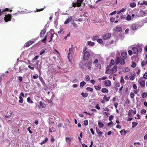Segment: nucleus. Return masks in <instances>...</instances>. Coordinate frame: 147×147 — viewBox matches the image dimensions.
Wrapping results in <instances>:
<instances>
[{
  "instance_id": "0eeeda50",
  "label": "nucleus",
  "mask_w": 147,
  "mask_h": 147,
  "mask_svg": "<svg viewBox=\"0 0 147 147\" xmlns=\"http://www.w3.org/2000/svg\"><path fill=\"white\" fill-rule=\"evenodd\" d=\"M84 65L88 68L89 70L91 69V66L92 65V62L91 61H87L84 64Z\"/></svg>"
},
{
  "instance_id": "864d4df0",
  "label": "nucleus",
  "mask_w": 147,
  "mask_h": 147,
  "mask_svg": "<svg viewBox=\"0 0 147 147\" xmlns=\"http://www.w3.org/2000/svg\"><path fill=\"white\" fill-rule=\"evenodd\" d=\"M38 57L39 56L37 55L35 56L32 59V62L34 63V60L37 59L38 58Z\"/></svg>"
},
{
  "instance_id": "bb28decb",
  "label": "nucleus",
  "mask_w": 147,
  "mask_h": 147,
  "mask_svg": "<svg viewBox=\"0 0 147 147\" xmlns=\"http://www.w3.org/2000/svg\"><path fill=\"white\" fill-rule=\"evenodd\" d=\"M90 2V0H85L84 3H83V6H84L85 4H89V3Z\"/></svg>"
},
{
  "instance_id": "ea45409f",
  "label": "nucleus",
  "mask_w": 147,
  "mask_h": 147,
  "mask_svg": "<svg viewBox=\"0 0 147 147\" xmlns=\"http://www.w3.org/2000/svg\"><path fill=\"white\" fill-rule=\"evenodd\" d=\"M136 66V63L133 61L132 62L131 66L133 68H135Z\"/></svg>"
},
{
  "instance_id": "6ab92c4d",
  "label": "nucleus",
  "mask_w": 147,
  "mask_h": 147,
  "mask_svg": "<svg viewBox=\"0 0 147 147\" xmlns=\"http://www.w3.org/2000/svg\"><path fill=\"white\" fill-rule=\"evenodd\" d=\"M72 20V17H71L70 18H68L66 20V21L64 22V24H68L70 21H71Z\"/></svg>"
},
{
  "instance_id": "b1692460",
  "label": "nucleus",
  "mask_w": 147,
  "mask_h": 147,
  "mask_svg": "<svg viewBox=\"0 0 147 147\" xmlns=\"http://www.w3.org/2000/svg\"><path fill=\"white\" fill-rule=\"evenodd\" d=\"M121 134L122 135L124 136L126 134V131L124 129H122L120 131Z\"/></svg>"
},
{
  "instance_id": "e2e57ef3",
  "label": "nucleus",
  "mask_w": 147,
  "mask_h": 147,
  "mask_svg": "<svg viewBox=\"0 0 147 147\" xmlns=\"http://www.w3.org/2000/svg\"><path fill=\"white\" fill-rule=\"evenodd\" d=\"M146 112V111L145 109H143L141 110L140 113L142 114L145 113Z\"/></svg>"
},
{
  "instance_id": "6e6d98bb",
  "label": "nucleus",
  "mask_w": 147,
  "mask_h": 147,
  "mask_svg": "<svg viewBox=\"0 0 147 147\" xmlns=\"http://www.w3.org/2000/svg\"><path fill=\"white\" fill-rule=\"evenodd\" d=\"M45 8V7H44L43 8H41V9H37L36 10V11L39 12L43 11L44 9Z\"/></svg>"
},
{
  "instance_id": "58836bf2",
  "label": "nucleus",
  "mask_w": 147,
  "mask_h": 147,
  "mask_svg": "<svg viewBox=\"0 0 147 147\" xmlns=\"http://www.w3.org/2000/svg\"><path fill=\"white\" fill-rule=\"evenodd\" d=\"M136 6V4L134 2L131 3L130 4V7H134Z\"/></svg>"
},
{
  "instance_id": "4be33fe9",
  "label": "nucleus",
  "mask_w": 147,
  "mask_h": 147,
  "mask_svg": "<svg viewBox=\"0 0 147 147\" xmlns=\"http://www.w3.org/2000/svg\"><path fill=\"white\" fill-rule=\"evenodd\" d=\"M39 105L40 107L45 108L46 107L45 104L44 103L42 102V101H40L39 102Z\"/></svg>"
},
{
  "instance_id": "a878e982",
  "label": "nucleus",
  "mask_w": 147,
  "mask_h": 147,
  "mask_svg": "<svg viewBox=\"0 0 147 147\" xmlns=\"http://www.w3.org/2000/svg\"><path fill=\"white\" fill-rule=\"evenodd\" d=\"M110 98V96L107 97L106 95H105L103 97V99L104 100L107 101L109 100Z\"/></svg>"
},
{
  "instance_id": "7ed1b4c3",
  "label": "nucleus",
  "mask_w": 147,
  "mask_h": 147,
  "mask_svg": "<svg viewBox=\"0 0 147 147\" xmlns=\"http://www.w3.org/2000/svg\"><path fill=\"white\" fill-rule=\"evenodd\" d=\"M115 61L117 65L120 63L121 65H124L125 63V61L124 59L119 57H117L115 59Z\"/></svg>"
},
{
  "instance_id": "f03ea898",
  "label": "nucleus",
  "mask_w": 147,
  "mask_h": 147,
  "mask_svg": "<svg viewBox=\"0 0 147 147\" xmlns=\"http://www.w3.org/2000/svg\"><path fill=\"white\" fill-rule=\"evenodd\" d=\"M132 49L134 54H137L138 53H140L142 51V47L139 45H137L136 47H133Z\"/></svg>"
},
{
  "instance_id": "0e129e2a",
  "label": "nucleus",
  "mask_w": 147,
  "mask_h": 147,
  "mask_svg": "<svg viewBox=\"0 0 147 147\" xmlns=\"http://www.w3.org/2000/svg\"><path fill=\"white\" fill-rule=\"evenodd\" d=\"M144 79H147V73H145L143 75V78Z\"/></svg>"
},
{
  "instance_id": "680f3d73",
  "label": "nucleus",
  "mask_w": 147,
  "mask_h": 147,
  "mask_svg": "<svg viewBox=\"0 0 147 147\" xmlns=\"http://www.w3.org/2000/svg\"><path fill=\"white\" fill-rule=\"evenodd\" d=\"M120 86L119 83L118 82H116L115 84V86L119 87Z\"/></svg>"
},
{
  "instance_id": "f3484780",
  "label": "nucleus",
  "mask_w": 147,
  "mask_h": 147,
  "mask_svg": "<svg viewBox=\"0 0 147 147\" xmlns=\"http://www.w3.org/2000/svg\"><path fill=\"white\" fill-rule=\"evenodd\" d=\"M105 85L107 86H110L111 84V81L109 80H106L104 81Z\"/></svg>"
},
{
  "instance_id": "f704fd0d",
  "label": "nucleus",
  "mask_w": 147,
  "mask_h": 147,
  "mask_svg": "<svg viewBox=\"0 0 147 147\" xmlns=\"http://www.w3.org/2000/svg\"><path fill=\"white\" fill-rule=\"evenodd\" d=\"M81 95L84 97H86L88 95V94L87 93H84V92H82L81 94Z\"/></svg>"
},
{
  "instance_id": "a19ab883",
  "label": "nucleus",
  "mask_w": 147,
  "mask_h": 147,
  "mask_svg": "<svg viewBox=\"0 0 147 147\" xmlns=\"http://www.w3.org/2000/svg\"><path fill=\"white\" fill-rule=\"evenodd\" d=\"M66 141L69 144H70L71 140L70 138L69 137L66 138Z\"/></svg>"
},
{
  "instance_id": "49530a36",
  "label": "nucleus",
  "mask_w": 147,
  "mask_h": 147,
  "mask_svg": "<svg viewBox=\"0 0 147 147\" xmlns=\"http://www.w3.org/2000/svg\"><path fill=\"white\" fill-rule=\"evenodd\" d=\"M135 96V94L133 92H131L130 94V96L131 98H133Z\"/></svg>"
},
{
  "instance_id": "f8f14e48",
  "label": "nucleus",
  "mask_w": 147,
  "mask_h": 147,
  "mask_svg": "<svg viewBox=\"0 0 147 147\" xmlns=\"http://www.w3.org/2000/svg\"><path fill=\"white\" fill-rule=\"evenodd\" d=\"M117 65H115L110 70V73L113 74L115 73L117 71Z\"/></svg>"
},
{
  "instance_id": "338daca9",
  "label": "nucleus",
  "mask_w": 147,
  "mask_h": 147,
  "mask_svg": "<svg viewBox=\"0 0 147 147\" xmlns=\"http://www.w3.org/2000/svg\"><path fill=\"white\" fill-rule=\"evenodd\" d=\"M45 52V50L44 49L41 50L40 51V55H42Z\"/></svg>"
},
{
  "instance_id": "09e8293b",
  "label": "nucleus",
  "mask_w": 147,
  "mask_h": 147,
  "mask_svg": "<svg viewBox=\"0 0 147 147\" xmlns=\"http://www.w3.org/2000/svg\"><path fill=\"white\" fill-rule=\"evenodd\" d=\"M115 63V61L113 59H112L109 65L112 66Z\"/></svg>"
},
{
  "instance_id": "393cba45",
  "label": "nucleus",
  "mask_w": 147,
  "mask_h": 147,
  "mask_svg": "<svg viewBox=\"0 0 147 147\" xmlns=\"http://www.w3.org/2000/svg\"><path fill=\"white\" fill-rule=\"evenodd\" d=\"M96 131L97 133L100 136H102V132L100 131L99 129H96Z\"/></svg>"
},
{
  "instance_id": "72a5a7b5",
  "label": "nucleus",
  "mask_w": 147,
  "mask_h": 147,
  "mask_svg": "<svg viewBox=\"0 0 147 147\" xmlns=\"http://www.w3.org/2000/svg\"><path fill=\"white\" fill-rule=\"evenodd\" d=\"M27 101L30 103H32L33 102V101L31 99L30 97H28L27 98Z\"/></svg>"
},
{
  "instance_id": "c85d7f7f",
  "label": "nucleus",
  "mask_w": 147,
  "mask_h": 147,
  "mask_svg": "<svg viewBox=\"0 0 147 147\" xmlns=\"http://www.w3.org/2000/svg\"><path fill=\"white\" fill-rule=\"evenodd\" d=\"M88 44L89 46H93L94 45V43L93 42H92L90 41H88Z\"/></svg>"
},
{
  "instance_id": "37998d69",
  "label": "nucleus",
  "mask_w": 147,
  "mask_h": 147,
  "mask_svg": "<svg viewBox=\"0 0 147 147\" xmlns=\"http://www.w3.org/2000/svg\"><path fill=\"white\" fill-rule=\"evenodd\" d=\"M98 38L99 37L98 36H94L92 37V39L93 41H95L96 40H97Z\"/></svg>"
},
{
  "instance_id": "9b49d317",
  "label": "nucleus",
  "mask_w": 147,
  "mask_h": 147,
  "mask_svg": "<svg viewBox=\"0 0 147 147\" xmlns=\"http://www.w3.org/2000/svg\"><path fill=\"white\" fill-rule=\"evenodd\" d=\"M34 42V41L33 40H30L28 41V42L26 43L24 46V47H28L31 45Z\"/></svg>"
},
{
  "instance_id": "2eb2a0df",
  "label": "nucleus",
  "mask_w": 147,
  "mask_h": 147,
  "mask_svg": "<svg viewBox=\"0 0 147 147\" xmlns=\"http://www.w3.org/2000/svg\"><path fill=\"white\" fill-rule=\"evenodd\" d=\"M111 65H108L106 68V71L105 73L106 74H110V69L111 68Z\"/></svg>"
},
{
  "instance_id": "69168bd1",
  "label": "nucleus",
  "mask_w": 147,
  "mask_h": 147,
  "mask_svg": "<svg viewBox=\"0 0 147 147\" xmlns=\"http://www.w3.org/2000/svg\"><path fill=\"white\" fill-rule=\"evenodd\" d=\"M128 53L130 55H131L132 54L133 52L132 51L129 50L128 51Z\"/></svg>"
},
{
  "instance_id": "a18cd8bd",
  "label": "nucleus",
  "mask_w": 147,
  "mask_h": 147,
  "mask_svg": "<svg viewBox=\"0 0 147 147\" xmlns=\"http://www.w3.org/2000/svg\"><path fill=\"white\" fill-rule=\"evenodd\" d=\"M7 74H3L1 76V80L3 79L4 77H6L7 76Z\"/></svg>"
},
{
  "instance_id": "3c124183",
  "label": "nucleus",
  "mask_w": 147,
  "mask_h": 147,
  "mask_svg": "<svg viewBox=\"0 0 147 147\" xmlns=\"http://www.w3.org/2000/svg\"><path fill=\"white\" fill-rule=\"evenodd\" d=\"M97 41L100 44H102L103 43V41L101 39H98L97 40Z\"/></svg>"
},
{
  "instance_id": "de8ad7c7",
  "label": "nucleus",
  "mask_w": 147,
  "mask_h": 147,
  "mask_svg": "<svg viewBox=\"0 0 147 147\" xmlns=\"http://www.w3.org/2000/svg\"><path fill=\"white\" fill-rule=\"evenodd\" d=\"M86 90H87L90 91L92 92L93 91V89L92 88L90 87H87L86 88Z\"/></svg>"
},
{
  "instance_id": "1a4fd4ad",
  "label": "nucleus",
  "mask_w": 147,
  "mask_h": 147,
  "mask_svg": "<svg viewBox=\"0 0 147 147\" xmlns=\"http://www.w3.org/2000/svg\"><path fill=\"white\" fill-rule=\"evenodd\" d=\"M111 36V34L110 33H107L102 36V38L104 40H106L109 39Z\"/></svg>"
},
{
  "instance_id": "aec40b11",
  "label": "nucleus",
  "mask_w": 147,
  "mask_h": 147,
  "mask_svg": "<svg viewBox=\"0 0 147 147\" xmlns=\"http://www.w3.org/2000/svg\"><path fill=\"white\" fill-rule=\"evenodd\" d=\"M100 120L98 121V127L99 128H102L104 127V125L102 123L100 122Z\"/></svg>"
},
{
  "instance_id": "a211bd4d",
  "label": "nucleus",
  "mask_w": 147,
  "mask_h": 147,
  "mask_svg": "<svg viewBox=\"0 0 147 147\" xmlns=\"http://www.w3.org/2000/svg\"><path fill=\"white\" fill-rule=\"evenodd\" d=\"M136 113V110L134 111L132 109H131L129 110V111L128 113V115L130 116L131 117L132 115L131 113H133L134 114H135Z\"/></svg>"
},
{
  "instance_id": "052dcab7",
  "label": "nucleus",
  "mask_w": 147,
  "mask_h": 147,
  "mask_svg": "<svg viewBox=\"0 0 147 147\" xmlns=\"http://www.w3.org/2000/svg\"><path fill=\"white\" fill-rule=\"evenodd\" d=\"M114 117V116L113 115H110L109 118V121H111L113 119Z\"/></svg>"
},
{
  "instance_id": "6e6552de",
  "label": "nucleus",
  "mask_w": 147,
  "mask_h": 147,
  "mask_svg": "<svg viewBox=\"0 0 147 147\" xmlns=\"http://www.w3.org/2000/svg\"><path fill=\"white\" fill-rule=\"evenodd\" d=\"M11 17V14H8L5 15V17L4 18V20L6 22H7L10 21Z\"/></svg>"
},
{
  "instance_id": "412c9836",
  "label": "nucleus",
  "mask_w": 147,
  "mask_h": 147,
  "mask_svg": "<svg viewBox=\"0 0 147 147\" xmlns=\"http://www.w3.org/2000/svg\"><path fill=\"white\" fill-rule=\"evenodd\" d=\"M51 32L50 33L51 34V40L49 41V42L52 41L53 39V38L54 37V34H55V32H54L53 30H51Z\"/></svg>"
},
{
  "instance_id": "774afa93",
  "label": "nucleus",
  "mask_w": 147,
  "mask_h": 147,
  "mask_svg": "<svg viewBox=\"0 0 147 147\" xmlns=\"http://www.w3.org/2000/svg\"><path fill=\"white\" fill-rule=\"evenodd\" d=\"M95 108L98 110H99L100 109V107L99 106L98 104H97L95 106Z\"/></svg>"
},
{
  "instance_id": "4c0bfd02",
  "label": "nucleus",
  "mask_w": 147,
  "mask_h": 147,
  "mask_svg": "<svg viewBox=\"0 0 147 147\" xmlns=\"http://www.w3.org/2000/svg\"><path fill=\"white\" fill-rule=\"evenodd\" d=\"M48 140V138H46L45 140H43V141L40 143V144L42 145L44 144H45L47 141Z\"/></svg>"
},
{
  "instance_id": "c03bdc74",
  "label": "nucleus",
  "mask_w": 147,
  "mask_h": 147,
  "mask_svg": "<svg viewBox=\"0 0 147 147\" xmlns=\"http://www.w3.org/2000/svg\"><path fill=\"white\" fill-rule=\"evenodd\" d=\"M131 19V16L129 15H128L126 18V20L127 21H130Z\"/></svg>"
},
{
  "instance_id": "7c9ffc66",
  "label": "nucleus",
  "mask_w": 147,
  "mask_h": 147,
  "mask_svg": "<svg viewBox=\"0 0 147 147\" xmlns=\"http://www.w3.org/2000/svg\"><path fill=\"white\" fill-rule=\"evenodd\" d=\"M136 74L135 73H134L132 76L129 77V78L131 80H134L136 76Z\"/></svg>"
},
{
  "instance_id": "603ef678",
  "label": "nucleus",
  "mask_w": 147,
  "mask_h": 147,
  "mask_svg": "<svg viewBox=\"0 0 147 147\" xmlns=\"http://www.w3.org/2000/svg\"><path fill=\"white\" fill-rule=\"evenodd\" d=\"M84 125L86 126L88 124V121L87 120H85L84 121Z\"/></svg>"
},
{
  "instance_id": "473e14b6",
  "label": "nucleus",
  "mask_w": 147,
  "mask_h": 147,
  "mask_svg": "<svg viewBox=\"0 0 147 147\" xmlns=\"http://www.w3.org/2000/svg\"><path fill=\"white\" fill-rule=\"evenodd\" d=\"M86 84V83L84 81H83L82 82H81L80 83V88L83 87Z\"/></svg>"
},
{
  "instance_id": "ddd939ff",
  "label": "nucleus",
  "mask_w": 147,
  "mask_h": 147,
  "mask_svg": "<svg viewBox=\"0 0 147 147\" xmlns=\"http://www.w3.org/2000/svg\"><path fill=\"white\" fill-rule=\"evenodd\" d=\"M113 30L115 32H119L122 31V28L121 27H119L118 26H117L115 28H113Z\"/></svg>"
},
{
  "instance_id": "20e7f679",
  "label": "nucleus",
  "mask_w": 147,
  "mask_h": 147,
  "mask_svg": "<svg viewBox=\"0 0 147 147\" xmlns=\"http://www.w3.org/2000/svg\"><path fill=\"white\" fill-rule=\"evenodd\" d=\"M84 0H78L76 2L74 3H73V7H80L81 5H83V1Z\"/></svg>"
},
{
  "instance_id": "9d476101",
  "label": "nucleus",
  "mask_w": 147,
  "mask_h": 147,
  "mask_svg": "<svg viewBox=\"0 0 147 147\" xmlns=\"http://www.w3.org/2000/svg\"><path fill=\"white\" fill-rule=\"evenodd\" d=\"M138 26L137 24H134L130 26V28L132 30H137L138 29Z\"/></svg>"
},
{
  "instance_id": "5701e85b",
  "label": "nucleus",
  "mask_w": 147,
  "mask_h": 147,
  "mask_svg": "<svg viewBox=\"0 0 147 147\" xmlns=\"http://www.w3.org/2000/svg\"><path fill=\"white\" fill-rule=\"evenodd\" d=\"M101 92L103 93H108L109 92L107 88H102L101 89Z\"/></svg>"
},
{
  "instance_id": "423d86ee",
  "label": "nucleus",
  "mask_w": 147,
  "mask_h": 147,
  "mask_svg": "<svg viewBox=\"0 0 147 147\" xmlns=\"http://www.w3.org/2000/svg\"><path fill=\"white\" fill-rule=\"evenodd\" d=\"M82 53L83 54V59L84 61H87L90 57V53L88 52H85Z\"/></svg>"
},
{
  "instance_id": "4d7b16f0",
  "label": "nucleus",
  "mask_w": 147,
  "mask_h": 147,
  "mask_svg": "<svg viewBox=\"0 0 147 147\" xmlns=\"http://www.w3.org/2000/svg\"><path fill=\"white\" fill-rule=\"evenodd\" d=\"M96 66L97 67H98L99 69H100L101 67L100 64L99 63L96 64Z\"/></svg>"
},
{
  "instance_id": "4468645a",
  "label": "nucleus",
  "mask_w": 147,
  "mask_h": 147,
  "mask_svg": "<svg viewBox=\"0 0 147 147\" xmlns=\"http://www.w3.org/2000/svg\"><path fill=\"white\" fill-rule=\"evenodd\" d=\"M46 29L44 28L41 31L40 34V37H42L44 36L46 33Z\"/></svg>"
},
{
  "instance_id": "2f4dec72",
  "label": "nucleus",
  "mask_w": 147,
  "mask_h": 147,
  "mask_svg": "<svg viewBox=\"0 0 147 147\" xmlns=\"http://www.w3.org/2000/svg\"><path fill=\"white\" fill-rule=\"evenodd\" d=\"M47 35L46 34L45 35L44 39H42L41 41L44 43H45L46 41Z\"/></svg>"
},
{
  "instance_id": "e433bc0d",
  "label": "nucleus",
  "mask_w": 147,
  "mask_h": 147,
  "mask_svg": "<svg viewBox=\"0 0 147 147\" xmlns=\"http://www.w3.org/2000/svg\"><path fill=\"white\" fill-rule=\"evenodd\" d=\"M20 100H19V102L20 103H22L23 102V99L22 96H19Z\"/></svg>"
},
{
  "instance_id": "79ce46f5",
  "label": "nucleus",
  "mask_w": 147,
  "mask_h": 147,
  "mask_svg": "<svg viewBox=\"0 0 147 147\" xmlns=\"http://www.w3.org/2000/svg\"><path fill=\"white\" fill-rule=\"evenodd\" d=\"M138 123L136 122H132V128L138 125Z\"/></svg>"
},
{
  "instance_id": "5fc2aeb1",
  "label": "nucleus",
  "mask_w": 147,
  "mask_h": 147,
  "mask_svg": "<svg viewBox=\"0 0 147 147\" xmlns=\"http://www.w3.org/2000/svg\"><path fill=\"white\" fill-rule=\"evenodd\" d=\"M51 141L52 143L53 142L55 141V139L54 137L52 136H51Z\"/></svg>"
},
{
  "instance_id": "bf43d9fd",
  "label": "nucleus",
  "mask_w": 147,
  "mask_h": 147,
  "mask_svg": "<svg viewBox=\"0 0 147 147\" xmlns=\"http://www.w3.org/2000/svg\"><path fill=\"white\" fill-rule=\"evenodd\" d=\"M38 78V75L36 74H35L33 76V78L34 79H37Z\"/></svg>"
},
{
  "instance_id": "8fccbe9b",
  "label": "nucleus",
  "mask_w": 147,
  "mask_h": 147,
  "mask_svg": "<svg viewBox=\"0 0 147 147\" xmlns=\"http://www.w3.org/2000/svg\"><path fill=\"white\" fill-rule=\"evenodd\" d=\"M72 54H71L70 53H69L68 54V59L69 60V61H70V57L71 56Z\"/></svg>"
},
{
  "instance_id": "13d9d810",
  "label": "nucleus",
  "mask_w": 147,
  "mask_h": 147,
  "mask_svg": "<svg viewBox=\"0 0 147 147\" xmlns=\"http://www.w3.org/2000/svg\"><path fill=\"white\" fill-rule=\"evenodd\" d=\"M125 71H124V72H126L129 71V69L127 67H126L125 68Z\"/></svg>"
},
{
  "instance_id": "39448f33",
  "label": "nucleus",
  "mask_w": 147,
  "mask_h": 147,
  "mask_svg": "<svg viewBox=\"0 0 147 147\" xmlns=\"http://www.w3.org/2000/svg\"><path fill=\"white\" fill-rule=\"evenodd\" d=\"M145 80L142 77H141L138 80V82L142 88H144L145 86Z\"/></svg>"
},
{
  "instance_id": "cd10ccee",
  "label": "nucleus",
  "mask_w": 147,
  "mask_h": 147,
  "mask_svg": "<svg viewBox=\"0 0 147 147\" xmlns=\"http://www.w3.org/2000/svg\"><path fill=\"white\" fill-rule=\"evenodd\" d=\"M146 64H147L146 63V61L145 60H143L141 63V65L142 67H143L144 66H145Z\"/></svg>"
},
{
  "instance_id": "c756f323",
  "label": "nucleus",
  "mask_w": 147,
  "mask_h": 147,
  "mask_svg": "<svg viewBox=\"0 0 147 147\" xmlns=\"http://www.w3.org/2000/svg\"><path fill=\"white\" fill-rule=\"evenodd\" d=\"M94 87L95 89L97 90H100L101 88V86L100 85H99L97 86H95Z\"/></svg>"
},
{
  "instance_id": "c9c22d12",
  "label": "nucleus",
  "mask_w": 147,
  "mask_h": 147,
  "mask_svg": "<svg viewBox=\"0 0 147 147\" xmlns=\"http://www.w3.org/2000/svg\"><path fill=\"white\" fill-rule=\"evenodd\" d=\"M147 96V93L146 92H144L142 93V98H144Z\"/></svg>"
},
{
  "instance_id": "f257e3e1",
  "label": "nucleus",
  "mask_w": 147,
  "mask_h": 147,
  "mask_svg": "<svg viewBox=\"0 0 147 147\" xmlns=\"http://www.w3.org/2000/svg\"><path fill=\"white\" fill-rule=\"evenodd\" d=\"M13 113V112L11 111H8L6 115H3L5 118V119L7 121V123L11 121V117Z\"/></svg>"
},
{
  "instance_id": "dca6fc26",
  "label": "nucleus",
  "mask_w": 147,
  "mask_h": 147,
  "mask_svg": "<svg viewBox=\"0 0 147 147\" xmlns=\"http://www.w3.org/2000/svg\"><path fill=\"white\" fill-rule=\"evenodd\" d=\"M121 55L123 58L126 59L127 58V53L126 52H123L121 53Z\"/></svg>"
}]
</instances>
